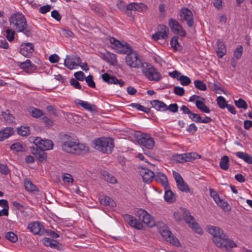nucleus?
I'll return each instance as SVG.
<instances>
[{"label": "nucleus", "instance_id": "1", "mask_svg": "<svg viewBox=\"0 0 252 252\" xmlns=\"http://www.w3.org/2000/svg\"><path fill=\"white\" fill-rule=\"evenodd\" d=\"M208 233L213 237V242L219 248L224 249L228 251L230 249L237 247L235 242L228 238L223 230L220 227L216 226L209 225L207 226Z\"/></svg>", "mask_w": 252, "mask_h": 252}, {"label": "nucleus", "instance_id": "2", "mask_svg": "<svg viewBox=\"0 0 252 252\" xmlns=\"http://www.w3.org/2000/svg\"><path fill=\"white\" fill-rule=\"evenodd\" d=\"M60 139L62 149L67 153L79 155L89 151L87 146L75 141L71 136L66 134H61Z\"/></svg>", "mask_w": 252, "mask_h": 252}, {"label": "nucleus", "instance_id": "3", "mask_svg": "<svg viewBox=\"0 0 252 252\" xmlns=\"http://www.w3.org/2000/svg\"><path fill=\"white\" fill-rule=\"evenodd\" d=\"M9 21L10 26L17 32H22L28 37L32 36L31 28L28 26L26 19L22 13L13 14L9 18Z\"/></svg>", "mask_w": 252, "mask_h": 252}, {"label": "nucleus", "instance_id": "4", "mask_svg": "<svg viewBox=\"0 0 252 252\" xmlns=\"http://www.w3.org/2000/svg\"><path fill=\"white\" fill-rule=\"evenodd\" d=\"M175 220L180 222L184 220L191 228L198 234L203 233V230L199 224L196 222L194 217L190 215L189 211L185 208H181L179 211L175 212L173 214Z\"/></svg>", "mask_w": 252, "mask_h": 252}, {"label": "nucleus", "instance_id": "5", "mask_svg": "<svg viewBox=\"0 0 252 252\" xmlns=\"http://www.w3.org/2000/svg\"><path fill=\"white\" fill-rule=\"evenodd\" d=\"M94 148L103 153L111 154L114 148V139L111 137H100L94 141Z\"/></svg>", "mask_w": 252, "mask_h": 252}, {"label": "nucleus", "instance_id": "6", "mask_svg": "<svg viewBox=\"0 0 252 252\" xmlns=\"http://www.w3.org/2000/svg\"><path fill=\"white\" fill-rule=\"evenodd\" d=\"M109 40L112 48L117 53L127 55V54L131 53L132 52V47L126 42H121L115 38L111 37Z\"/></svg>", "mask_w": 252, "mask_h": 252}, {"label": "nucleus", "instance_id": "7", "mask_svg": "<svg viewBox=\"0 0 252 252\" xmlns=\"http://www.w3.org/2000/svg\"><path fill=\"white\" fill-rule=\"evenodd\" d=\"M141 71L145 76L150 81L158 82L162 78L161 74L149 63H145V64L143 66Z\"/></svg>", "mask_w": 252, "mask_h": 252}, {"label": "nucleus", "instance_id": "8", "mask_svg": "<svg viewBox=\"0 0 252 252\" xmlns=\"http://www.w3.org/2000/svg\"><path fill=\"white\" fill-rule=\"evenodd\" d=\"M125 61L126 64L130 67L142 69L147 62H143L136 51L132 50L131 53L126 55Z\"/></svg>", "mask_w": 252, "mask_h": 252}, {"label": "nucleus", "instance_id": "9", "mask_svg": "<svg viewBox=\"0 0 252 252\" xmlns=\"http://www.w3.org/2000/svg\"><path fill=\"white\" fill-rule=\"evenodd\" d=\"M137 141L141 146L149 150L152 149L155 145L154 138L149 134L141 133L137 136Z\"/></svg>", "mask_w": 252, "mask_h": 252}, {"label": "nucleus", "instance_id": "10", "mask_svg": "<svg viewBox=\"0 0 252 252\" xmlns=\"http://www.w3.org/2000/svg\"><path fill=\"white\" fill-rule=\"evenodd\" d=\"M168 26L171 31L176 35L184 37L186 36V31L183 26L176 19L171 18L168 20Z\"/></svg>", "mask_w": 252, "mask_h": 252}, {"label": "nucleus", "instance_id": "11", "mask_svg": "<svg viewBox=\"0 0 252 252\" xmlns=\"http://www.w3.org/2000/svg\"><path fill=\"white\" fill-rule=\"evenodd\" d=\"M201 156L196 153H188L182 154H177L174 156V159L177 162L184 163L191 161L196 159H199Z\"/></svg>", "mask_w": 252, "mask_h": 252}, {"label": "nucleus", "instance_id": "12", "mask_svg": "<svg viewBox=\"0 0 252 252\" xmlns=\"http://www.w3.org/2000/svg\"><path fill=\"white\" fill-rule=\"evenodd\" d=\"M158 28L159 30L152 34V39L156 41L159 39H167L169 35V29L168 27L164 25H159Z\"/></svg>", "mask_w": 252, "mask_h": 252}, {"label": "nucleus", "instance_id": "13", "mask_svg": "<svg viewBox=\"0 0 252 252\" xmlns=\"http://www.w3.org/2000/svg\"><path fill=\"white\" fill-rule=\"evenodd\" d=\"M181 20H185L189 27H192L194 24L193 15L192 11L187 7H182L180 11Z\"/></svg>", "mask_w": 252, "mask_h": 252}, {"label": "nucleus", "instance_id": "14", "mask_svg": "<svg viewBox=\"0 0 252 252\" xmlns=\"http://www.w3.org/2000/svg\"><path fill=\"white\" fill-rule=\"evenodd\" d=\"M122 218L125 223H127L131 227H133L137 230H140L143 228V226L142 223L133 216L126 214L122 215Z\"/></svg>", "mask_w": 252, "mask_h": 252}, {"label": "nucleus", "instance_id": "15", "mask_svg": "<svg viewBox=\"0 0 252 252\" xmlns=\"http://www.w3.org/2000/svg\"><path fill=\"white\" fill-rule=\"evenodd\" d=\"M31 153L38 161L41 163H45L47 159V153L44 149L39 147H30Z\"/></svg>", "mask_w": 252, "mask_h": 252}, {"label": "nucleus", "instance_id": "16", "mask_svg": "<svg viewBox=\"0 0 252 252\" xmlns=\"http://www.w3.org/2000/svg\"><path fill=\"white\" fill-rule=\"evenodd\" d=\"M139 220L147 226L152 227L155 225V221L153 220L151 216L144 210L140 209L137 211Z\"/></svg>", "mask_w": 252, "mask_h": 252}, {"label": "nucleus", "instance_id": "17", "mask_svg": "<svg viewBox=\"0 0 252 252\" xmlns=\"http://www.w3.org/2000/svg\"><path fill=\"white\" fill-rule=\"evenodd\" d=\"M28 229L33 234L39 236L43 235L45 230L43 225L36 221L29 223Z\"/></svg>", "mask_w": 252, "mask_h": 252}, {"label": "nucleus", "instance_id": "18", "mask_svg": "<svg viewBox=\"0 0 252 252\" xmlns=\"http://www.w3.org/2000/svg\"><path fill=\"white\" fill-rule=\"evenodd\" d=\"M102 80L109 84L119 85L123 87L125 85V82L122 79H118L115 76H111L108 73H104L101 75Z\"/></svg>", "mask_w": 252, "mask_h": 252}, {"label": "nucleus", "instance_id": "19", "mask_svg": "<svg viewBox=\"0 0 252 252\" xmlns=\"http://www.w3.org/2000/svg\"><path fill=\"white\" fill-rule=\"evenodd\" d=\"M81 63V60L78 56H74L70 59L68 56H66L64 61V66L70 70L75 68V67L79 65Z\"/></svg>", "mask_w": 252, "mask_h": 252}, {"label": "nucleus", "instance_id": "20", "mask_svg": "<svg viewBox=\"0 0 252 252\" xmlns=\"http://www.w3.org/2000/svg\"><path fill=\"white\" fill-rule=\"evenodd\" d=\"M34 51V46L30 42L22 43L21 45L20 53L27 58H30Z\"/></svg>", "mask_w": 252, "mask_h": 252}, {"label": "nucleus", "instance_id": "21", "mask_svg": "<svg viewBox=\"0 0 252 252\" xmlns=\"http://www.w3.org/2000/svg\"><path fill=\"white\" fill-rule=\"evenodd\" d=\"M148 6L142 2H132L126 5L127 10H134L143 12L148 10Z\"/></svg>", "mask_w": 252, "mask_h": 252}, {"label": "nucleus", "instance_id": "22", "mask_svg": "<svg viewBox=\"0 0 252 252\" xmlns=\"http://www.w3.org/2000/svg\"><path fill=\"white\" fill-rule=\"evenodd\" d=\"M19 66L28 74L32 73L37 68L36 66L32 63L31 61L29 59L26 60L24 62L20 63Z\"/></svg>", "mask_w": 252, "mask_h": 252}, {"label": "nucleus", "instance_id": "23", "mask_svg": "<svg viewBox=\"0 0 252 252\" xmlns=\"http://www.w3.org/2000/svg\"><path fill=\"white\" fill-rule=\"evenodd\" d=\"M140 174L145 183L151 182L154 178L155 174L153 171L148 168H142L140 171Z\"/></svg>", "mask_w": 252, "mask_h": 252}, {"label": "nucleus", "instance_id": "24", "mask_svg": "<svg viewBox=\"0 0 252 252\" xmlns=\"http://www.w3.org/2000/svg\"><path fill=\"white\" fill-rule=\"evenodd\" d=\"M154 177L156 182L160 183L165 189L169 188L168 179L165 174L160 172H157Z\"/></svg>", "mask_w": 252, "mask_h": 252}, {"label": "nucleus", "instance_id": "25", "mask_svg": "<svg viewBox=\"0 0 252 252\" xmlns=\"http://www.w3.org/2000/svg\"><path fill=\"white\" fill-rule=\"evenodd\" d=\"M216 49L217 56L219 58H222L226 53V48L224 42L220 39H218L216 43Z\"/></svg>", "mask_w": 252, "mask_h": 252}, {"label": "nucleus", "instance_id": "26", "mask_svg": "<svg viewBox=\"0 0 252 252\" xmlns=\"http://www.w3.org/2000/svg\"><path fill=\"white\" fill-rule=\"evenodd\" d=\"M74 102L76 104L80 105L84 109L88 111L91 112H94L96 111V107L94 104H91L87 101H83L78 99H76Z\"/></svg>", "mask_w": 252, "mask_h": 252}, {"label": "nucleus", "instance_id": "27", "mask_svg": "<svg viewBox=\"0 0 252 252\" xmlns=\"http://www.w3.org/2000/svg\"><path fill=\"white\" fill-rule=\"evenodd\" d=\"M150 103L152 105V107L157 111L164 112L167 110L166 104L162 101L155 99L151 100Z\"/></svg>", "mask_w": 252, "mask_h": 252}, {"label": "nucleus", "instance_id": "28", "mask_svg": "<svg viewBox=\"0 0 252 252\" xmlns=\"http://www.w3.org/2000/svg\"><path fill=\"white\" fill-rule=\"evenodd\" d=\"M14 129L11 127H6L0 130V141H3L13 134Z\"/></svg>", "mask_w": 252, "mask_h": 252}, {"label": "nucleus", "instance_id": "29", "mask_svg": "<svg viewBox=\"0 0 252 252\" xmlns=\"http://www.w3.org/2000/svg\"><path fill=\"white\" fill-rule=\"evenodd\" d=\"M99 200L102 205L109 206L111 207L116 206V202L111 198L106 195H102L99 197Z\"/></svg>", "mask_w": 252, "mask_h": 252}, {"label": "nucleus", "instance_id": "30", "mask_svg": "<svg viewBox=\"0 0 252 252\" xmlns=\"http://www.w3.org/2000/svg\"><path fill=\"white\" fill-rule=\"evenodd\" d=\"M179 37L177 35L172 37L170 40V45L174 52H181L183 50L182 45L179 43Z\"/></svg>", "mask_w": 252, "mask_h": 252}, {"label": "nucleus", "instance_id": "31", "mask_svg": "<svg viewBox=\"0 0 252 252\" xmlns=\"http://www.w3.org/2000/svg\"><path fill=\"white\" fill-rule=\"evenodd\" d=\"M100 173L103 179L107 182L113 184L117 183V181L115 177L110 174L107 171L102 170Z\"/></svg>", "mask_w": 252, "mask_h": 252}, {"label": "nucleus", "instance_id": "32", "mask_svg": "<svg viewBox=\"0 0 252 252\" xmlns=\"http://www.w3.org/2000/svg\"><path fill=\"white\" fill-rule=\"evenodd\" d=\"M165 200L168 203H173L176 201V195L170 189H165L164 196Z\"/></svg>", "mask_w": 252, "mask_h": 252}, {"label": "nucleus", "instance_id": "33", "mask_svg": "<svg viewBox=\"0 0 252 252\" xmlns=\"http://www.w3.org/2000/svg\"><path fill=\"white\" fill-rule=\"evenodd\" d=\"M1 118L3 119L4 121L8 124H11L14 122V117L10 113L9 110L2 112L1 114Z\"/></svg>", "mask_w": 252, "mask_h": 252}, {"label": "nucleus", "instance_id": "34", "mask_svg": "<svg viewBox=\"0 0 252 252\" xmlns=\"http://www.w3.org/2000/svg\"><path fill=\"white\" fill-rule=\"evenodd\" d=\"M236 156L243 159L246 162L252 164V157L248 154L242 152H238L236 153Z\"/></svg>", "mask_w": 252, "mask_h": 252}, {"label": "nucleus", "instance_id": "35", "mask_svg": "<svg viewBox=\"0 0 252 252\" xmlns=\"http://www.w3.org/2000/svg\"><path fill=\"white\" fill-rule=\"evenodd\" d=\"M195 105L197 108L202 112L205 113L210 112V108L202 101L196 100L195 101Z\"/></svg>", "mask_w": 252, "mask_h": 252}, {"label": "nucleus", "instance_id": "36", "mask_svg": "<svg viewBox=\"0 0 252 252\" xmlns=\"http://www.w3.org/2000/svg\"><path fill=\"white\" fill-rule=\"evenodd\" d=\"M229 158L227 156H223L220 158V166L221 169L227 170L229 168Z\"/></svg>", "mask_w": 252, "mask_h": 252}, {"label": "nucleus", "instance_id": "37", "mask_svg": "<svg viewBox=\"0 0 252 252\" xmlns=\"http://www.w3.org/2000/svg\"><path fill=\"white\" fill-rule=\"evenodd\" d=\"M53 142L49 139H43L41 148L44 150H50L53 149L54 147Z\"/></svg>", "mask_w": 252, "mask_h": 252}, {"label": "nucleus", "instance_id": "38", "mask_svg": "<svg viewBox=\"0 0 252 252\" xmlns=\"http://www.w3.org/2000/svg\"><path fill=\"white\" fill-rule=\"evenodd\" d=\"M24 186L26 189L28 191L33 192L38 191L37 187L28 179L25 180Z\"/></svg>", "mask_w": 252, "mask_h": 252}, {"label": "nucleus", "instance_id": "39", "mask_svg": "<svg viewBox=\"0 0 252 252\" xmlns=\"http://www.w3.org/2000/svg\"><path fill=\"white\" fill-rule=\"evenodd\" d=\"M31 115L34 118H38L44 115L43 111L39 108L32 107L31 108Z\"/></svg>", "mask_w": 252, "mask_h": 252}, {"label": "nucleus", "instance_id": "40", "mask_svg": "<svg viewBox=\"0 0 252 252\" xmlns=\"http://www.w3.org/2000/svg\"><path fill=\"white\" fill-rule=\"evenodd\" d=\"M17 133L22 136H27L30 134V128L28 126H21L17 128Z\"/></svg>", "mask_w": 252, "mask_h": 252}, {"label": "nucleus", "instance_id": "41", "mask_svg": "<svg viewBox=\"0 0 252 252\" xmlns=\"http://www.w3.org/2000/svg\"><path fill=\"white\" fill-rule=\"evenodd\" d=\"M5 238L12 243H15L18 241L17 235L12 231L7 232Z\"/></svg>", "mask_w": 252, "mask_h": 252}, {"label": "nucleus", "instance_id": "42", "mask_svg": "<svg viewBox=\"0 0 252 252\" xmlns=\"http://www.w3.org/2000/svg\"><path fill=\"white\" fill-rule=\"evenodd\" d=\"M234 103L239 108H243L244 110L248 108V104L246 101L241 98H239L238 100H235Z\"/></svg>", "mask_w": 252, "mask_h": 252}, {"label": "nucleus", "instance_id": "43", "mask_svg": "<svg viewBox=\"0 0 252 252\" xmlns=\"http://www.w3.org/2000/svg\"><path fill=\"white\" fill-rule=\"evenodd\" d=\"M217 103L219 107L221 109H224L227 106L225 99L222 96H219L217 98Z\"/></svg>", "mask_w": 252, "mask_h": 252}, {"label": "nucleus", "instance_id": "44", "mask_svg": "<svg viewBox=\"0 0 252 252\" xmlns=\"http://www.w3.org/2000/svg\"><path fill=\"white\" fill-rule=\"evenodd\" d=\"M195 87L200 91H206L207 90V86L203 81L196 80L194 82Z\"/></svg>", "mask_w": 252, "mask_h": 252}, {"label": "nucleus", "instance_id": "45", "mask_svg": "<svg viewBox=\"0 0 252 252\" xmlns=\"http://www.w3.org/2000/svg\"><path fill=\"white\" fill-rule=\"evenodd\" d=\"M178 188L181 191L184 192H189V187L187 184H186L184 180L182 181H180L179 183H177Z\"/></svg>", "mask_w": 252, "mask_h": 252}, {"label": "nucleus", "instance_id": "46", "mask_svg": "<svg viewBox=\"0 0 252 252\" xmlns=\"http://www.w3.org/2000/svg\"><path fill=\"white\" fill-rule=\"evenodd\" d=\"M10 149L15 150L16 152H19L24 151V147L22 144L20 142H16L11 145Z\"/></svg>", "mask_w": 252, "mask_h": 252}, {"label": "nucleus", "instance_id": "47", "mask_svg": "<svg viewBox=\"0 0 252 252\" xmlns=\"http://www.w3.org/2000/svg\"><path fill=\"white\" fill-rule=\"evenodd\" d=\"M178 80L180 81V83L183 86H188L191 83L190 79L185 75H182L180 76Z\"/></svg>", "mask_w": 252, "mask_h": 252}, {"label": "nucleus", "instance_id": "48", "mask_svg": "<svg viewBox=\"0 0 252 252\" xmlns=\"http://www.w3.org/2000/svg\"><path fill=\"white\" fill-rule=\"evenodd\" d=\"M108 60H109V62H107V63H109L112 65H116L118 63L116 55L110 52H109Z\"/></svg>", "mask_w": 252, "mask_h": 252}, {"label": "nucleus", "instance_id": "49", "mask_svg": "<svg viewBox=\"0 0 252 252\" xmlns=\"http://www.w3.org/2000/svg\"><path fill=\"white\" fill-rule=\"evenodd\" d=\"M243 51V48L242 45H239L234 51V57L236 60L241 58Z\"/></svg>", "mask_w": 252, "mask_h": 252}, {"label": "nucleus", "instance_id": "50", "mask_svg": "<svg viewBox=\"0 0 252 252\" xmlns=\"http://www.w3.org/2000/svg\"><path fill=\"white\" fill-rule=\"evenodd\" d=\"M86 83L88 86L92 88H95V83L93 80V76L91 75H89L85 78Z\"/></svg>", "mask_w": 252, "mask_h": 252}, {"label": "nucleus", "instance_id": "51", "mask_svg": "<svg viewBox=\"0 0 252 252\" xmlns=\"http://www.w3.org/2000/svg\"><path fill=\"white\" fill-rule=\"evenodd\" d=\"M6 38L9 41H12L14 39L15 32L11 29H8L5 31Z\"/></svg>", "mask_w": 252, "mask_h": 252}, {"label": "nucleus", "instance_id": "52", "mask_svg": "<svg viewBox=\"0 0 252 252\" xmlns=\"http://www.w3.org/2000/svg\"><path fill=\"white\" fill-rule=\"evenodd\" d=\"M70 84L75 89L84 90V89L82 88L81 85L78 82V80H76L75 78H72L70 79Z\"/></svg>", "mask_w": 252, "mask_h": 252}, {"label": "nucleus", "instance_id": "53", "mask_svg": "<svg viewBox=\"0 0 252 252\" xmlns=\"http://www.w3.org/2000/svg\"><path fill=\"white\" fill-rule=\"evenodd\" d=\"M167 242H169L170 243L176 247L181 246V244L179 242V240L177 238L174 237L173 235H172L171 238L167 239Z\"/></svg>", "mask_w": 252, "mask_h": 252}, {"label": "nucleus", "instance_id": "54", "mask_svg": "<svg viewBox=\"0 0 252 252\" xmlns=\"http://www.w3.org/2000/svg\"><path fill=\"white\" fill-rule=\"evenodd\" d=\"M174 93L177 95L183 96L185 94V90L183 87L175 86L174 88Z\"/></svg>", "mask_w": 252, "mask_h": 252}, {"label": "nucleus", "instance_id": "55", "mask_svg": "<svg viewBox=\"0 0 252 252\" xmlns=\"http://www.w3.org/2000/svg\"><path fill=\"white\" fill-rule=\"evenodd\" d=\"M189 117L190 119H191L192 121L195 123H199L200 120H201V116L197 114L194 113L193 112H191V113L189 116Z\"/></svg>", "mask_w": 252, "mask_h": 252}, {"label": "nucleus", "instance_id": "56", "mask_svg": "<svg viewBox=\"0 0 252 252\" xmlns=\"http://www.w3.org/2000/svg\"><path fill=\"white\" fill-rule=\"evenodd\" d=\"M74 76L76 80L80 81H83L85 78V74L81 71L75 72Z\"/></svg>", "mask_w": 252, "mask_h": 252}, {"label": "nucleus", "instance_id": "57", "mask_svg": "<svg viewBox=\"0 0 252 252\" xmlns=\"http://www.w3.org/2000/svg\"><path fill=\"white\" fill-rule=\"evenodd\" d=\"M197 130V127L194 123L190 124L187 128V131L192 135H193Z\"/></svg>", "mask_w": 252, "mask_h": 252}, {"label": "nucleus", "instance_id": "58", "mask_svg": "<svg viewBox=\"0 0 252 252\" xmlns=\"http://www.w3.org/2000/svg\"><path fill=\"white\" fill-rule=\"evenodd\" d=\"M63 180L64 183L69 184L73 182V179L71 175L64 173L63 175Z\"/></svg>", "mask_w": 252, "mask_h": 252}, {"label": "nucleus", "instance_id": "59", "mask_svg": "<svg viewBox=\"0 0 252 252\" xmlns=\"http://www.w3.org/2000/svg\"><path fill=\"white\" fill-rule=\"evenodd\" d=\"M117 6L122 11H125L126 10V5L124 2L123 0H118L117 2Z\"/></svg>", "mask_w": 252, "mask_h": 252}, {"label": "nucleus", "instance_id": "60", "mask_svg": "<svg viewBox=\"0 0 252 252\" xmlns=\"http://www.w3.org/2000/svg\"><path fill=\"white\" fill-rule=\"evenodd\" d=\"M51 5L47 4V5L41 6L39 9V12L42 14H45L47 13V12H49L51 10Z\"/></svg>", "mask_w": 252, "mask_h": 252}, {"label": "nucleus", "instance_id": "61", "mask_svg": "<svg viewBox=\"0 0 252 252\" xmlns=\"http://www.w3.org/2000/svg\"><path fill=\"white\" fill-rule=\"evenodd\" d=\"M166 108H167V110L172 113H176L178 112V106L176 103L171 104L168 106L166 105Z\"/></svg>", "mask_w": 252, "mask_h": 252}, {"label": "nucleus", "instance_id": "62", "mask_svg": "<svg viewBox=\"0 0 252 252\" xmlns=\"http://www.w3.org/2000/svg\"><path fill=\"white\" fill-rule=\"evenodd\" d=\"M51 15L53 18L57 21H60L61 20L62 16L59 12L56 10H53L51 12Z\"/></svg>", "mask_w": 252, "mask_h": 252}, {"label": "nucleus", "instance_id": "63", "mask_svg": "<svg viewBox=\"0 0 252 252\" xmlns=\"http://www.w3.org/2000/svg\"><path fill=\"white\" fill-rule=\"evenodd\" d=\"M217 204L222 208H225L228 205V203L227 201H225L224 200L221 199L220 197L217 200V201H215Z\"/></svg>", "mask_w": 252, "mask_h": 252}, {"label": "nucleus", "instance_id": "64", "mask_svg": "<svg viewBox=\"0 0 252 252\" xmlns=\"http://www.w3.org/2000/svg\"><path fill=\"white\" fill-rule=\"evenodd\" d=\"M9 172V170L6 165L0 164V173L6 175L8 174Z\"/></svg>", "mask_w": 252, "mask_h": 252}]
</instances>
